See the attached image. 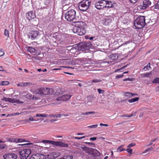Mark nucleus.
<instances>
[{
	"mask_svg": "<svg viewBox=\"0 0 159 159\" xmlns=\"http://www.w3.org/2000/svg\"><path fill=\"white\" fill-rule=\"evenodd\" d=\"M145 17L144 16H140L134 21V25L136 29H141L146 24Z\"/></svg>",
	"mask_w": 159,
	"mask_h": 159,
	"instance_id": "f257e3e1",
	"label": "nucleus"
},
{
	"mask_svg": "<svg viewBox=\"0 0 159 159\" xmlns=\"http://www.w3.org/2000/svg\"><path fill=\"white\" fill-rule=\"evenodd\" d=\"M91 4V2L89 1H82L79 3L78 7L80 10L85 11L88 9Z\"/></svg>",
	"mask_w": 159,
	"mask_h": 159,
	"instance_id": "f03ea898",
	"label": "nucleus"
},
{
	"mask_svg": "<svg viewBox=\"0 0 159 159\" xmlns=\"http://www.w3.org/2000/svg\"><path fill=\"white\" fill-rule=\"evenodd\" d=\"M76 12L73 9L68 11L65 14V18L68 21H70L75 20Z\"/></svg>",
	"mask_w": 159,
	"mask_h": 159,
	"instance_id": "7ed1b4c3",
	"label": "nucleus"
},
{
	"mask_svg": "<svg viewBox=\"0 0 159 159\" xmlns=\"http://www.w3.org/2000/svg\"><path fill=\"white\" fill-rule=\"evenodd\" d=\"M53 90L47 87L40 88L36 90L37 93L41 94L48 95L53 93Z\"/></svg>",
	"mask_w": 159,
	"mask_h": 159,
	"instance_id": "20e7f679",
	"label": "nucleus"
},
{
	"mask_svg": "<svg viewBox=\"0 0 159 159\" xmlns=\"http://www.w3.org/2000/svg\"><path fill=\"white\" fill-rule=\"evenodd\" d=\"M31 152V150L29 148L24 149L19 151V153L20 154V159H26Z\"/></svg>",
	"mask_w": 159,
	"mask_h": 159,
	"instance_id": "39448f33",
	"label": "nucleus"
},
{
	"mask_svg": "<svg viewBox=\"0 0 159 159\" xmlns=\"http://www.w3.org/2000/svg\"><path fill=\"white\" fill-rule=\"evenodd\" d=\"M90 43L87 42H84L80 43L78 45L79 49L80 50L84 51L89 50Z\"/></svg>",
	"mask_w": 159,
	"mask_h": 159,
	"instance_id": "423d86ee",
	"label": "nucleus"
},
{
	"mask_svg": "<svg viewBox=\"0 0 159 159\" xmlns=\"http://www.w3.org/2000/svg\"><path fill=\"white\" fill-rule=\"evenodd\" d=\"M73 23L75 24V27L74 28L86 29V24L83 21H74Z\"/></svg>",
	"mask_w": 159,
	"mask_h": 159,
	"instance_id": "0eeeda50",
	"label": "nucleus"
},
{
	"mask_svg": "<svg viewBox=\"0 0 159 159\" xmlns=\"http://www.w3.org/2000/svg\"><path fill=\"white\" fill-rule=\"evenodd\" d=\"M60 155V153L57 152H54L47 155V159H55Z\"/></svg>",
	"mask_w": 159,
	"mask_h": 159,
	"instance_id": "6e6552de",
	"label": "nucleus"
},
{
	"mask_svg": "<svg viewBox=\"0 0 159 159\" xmlns=\"http://www.w3.org/2000/svg\"><path fill=\"white\" fill-rule=\"evenodd\" d=\"M2 100L12 103H17L18 104H20L23 103V102H21L19 100L16 99L14 98L12 99L10 98H6V97H3Z\"/></svg>",
	"mask_w": 159,
	"mask_h": 159,
	"instance_id": "1a4fd4ad",
	"label": "nucleus"
},
{
	"mask_svg": "<svg viewBox=\"0 0 159 159\" xmlns=\"http://www.w3.org/2000/svg\"><path fill=\"white\" fill-rule=\"evenodd\" d=\"M73 32L74 33H77L79 35L82 36L86 33V29L74 28Z\"/></svg>",
	"mask_w": 159,
	"mask_h": 159,
	"instance_id": "9d476101",
	"label": "nucleus"
},
{
	"mask_svg": "<svg viewBox=\"0 0 159 159\" xmlns=\"http://www.w3.org/2000/svg\"><path fill=\"white\" fill-rule=\"evenodd\" d=\"M72 96L71 95L69 94L63 95L57 98V101H66L68 100Z\"/></svg>",
	"mask_w": 159,
	"mask_h": 159,
	"instance_id": "9b49d317",
	"label": "nucleus"
},
{
	"mask_svg": "<svg viewBox=\"0 0 159 159\" xmlns=\"http://www.w3.org/2000/svg\"><path fill=\"white\" fill-rule=\"evenodd\" d=\"M151 4L150 1H143L142 5H139L138 7V9H145Z\"/></svg>",
	"mask_w": 159,
	"mask_h": 159,
	"instance_id": "f8f14e48",
	"label": "nucleus"
},
{
	"mask_svg": "<svg viewBox=\"0 0 159 159\" xmlns=\"http://www.w3.org/2000/svg\"><path fill=\"white\" fill-rule=\"evenodd\" d=\"M39 34V32L37 30L31 31L28 35L29 38L32 40H34L36 38Z\"/></svg>",
	"mask_w": 159,
	"mask_h": 159,
	"instance_id": "ddd939ff",
	"label": "nucleus"
},
{
	"mask_svg": "<svg viewBox=\"0 0 159 159\" xmlns=\"http://www.w3.org/2000/svg\"><path fill=\"white\" fill-rule=\"evenodd\" d=\"M3 157L4 159H16L17 156L16 154L13 153H9L3 155Z\"/></svg>",
	"mask_w": 159,
	"mask_h": 159,
	"instance_id": "4468645a",
	"label": "nucleus"
},
{
	"mask_svg": "<svg viewBox=\"0 0 159 159\" xmlns=\"http://www.w3.org/2000/svg\"><path fill=\"white\" fill-rule=\"evenodd\" d=\"M26 17L27 20H30L36 18V16L33 11H30L26 13Z\"/></svg>",
	"mask_w": 159,
	"mask_h": 159,
	"instance_id": "2eb2a0df",
	"label": "nucleus"
},
{
	"mask_svg": "<svg viewBox=\"0 0 159 159\" xmlns=\"http://www.w3.org/2000/svg\"><path fill=\"white\" fill-rule=\"evenodd\" d=\"M103 1H99L95 4V7L98 9H101L105 7L104 4L103 3Z\"/></svg>",
	"mask_w": 159,
	"mask_h": 159,
	"instance_id": "dca6fc26",
	"label": "nucleus"
},
{
	"mask_svg": "<svg viewBox=\"0 0 159 159\" xmlns=\"http://www.w3.org/2000/svg\"><path fill=\"white\" fill-rule=\"evenodd\" d=\"M83 150L86 153L89 154H91V156H93L94 154L92 152H93V148H89L87 147H84L82 148Z\"/></svg>",
	"mask_w": 159,
	"mask_h": 159,
	"instance_id": "f3484780",
	"label": "nucleus"
},
{
	"mask_svg": "<svg viewBox=\"0 0 159 159\" xmlns=\"http://www.w3.org/2000/svg\"><path fill=\"white\" fill-rule=\"evenodd\" d=\"M54 145L60 146L62 147H68V145L67 143H65L61 142L54 141Z\"/></svg>",
	"mask_w": 159,
	"mask_h": 159,
	"instance_id": "a211bd4d",
	"label": "nucleus"
},
{
	"mask_svg": "<svg viewBox=\"0 0 159 159\" xmlns=\"http://www.w3.org/2000/svg\"><path fill=\"white\" fill-rule=\"evenodd\" d=\"M105 1L106 5L105 6V7H107L109 8L113 7L116 5L115 3H113L111 1Z\"/></svg>",
	"mask_w": 159,
	"mask_h": 159,
	"instance_id": "6ab92c4d",
	"label": "nucleus"
},
{
	"mask_svg": "<svg viewBox=\"0 0 159 159\" xmlns=\"http://www.w3.org/2000/svg\"><path fill=\"white\" fill-rule=\"evenodd\" d=\"M41 157L39 154L37 153L31 156L30 157L29 159H40Z\"/></svg>",
	"mask_w": 159,
	"mask_h": 159,
	"instance_id": "aec40b11",
	"label": "nucleus"
},
{
	"mask_svg": "<svg viewBox=\"0 0 159 159\" xmlns=\"http://www.w3.org/2000/svg\"><path fill=\"white\" fill-rule=\"evenodd\" d=\"M26 48L27 51L31 53L35 52L36 50L34 48L31 47L27 46L26 47Z\"/></svg>",
	"mask_w": 159,
	"mask_h": 159,
	"instance_id": "412c9836",
	"label": "nucleus"
},
{
	"mask_svg": "<svg viewBox=\"0 0 159 159\" xmlns=\"http://www.w3.org/2000/svg\"><path fill=\"white\" fill-rule=\"evenodd\" d=\"M109 58L112 60H115L117 59L118 58V57L117 54L115 53L110 55Z\"/></svg>",
	"mask_w": 159,
	"mask_h": 159,
	"instance_id": "4be33fe9",
	"label": "nucleus"
},
{
	"mask_svg": "<svg viewBox=\"0 0 159 159\" xmlns=\"http://www.w3.org/2000/svg\"><path fill=\"white\" fill-rule=\"evenodd\" d=\"M124 145H121L117 149V152H120L122 151H125V149L123 148Z\"/></svg>",
	"mask_w": 159,
	"mask_h": 159,
	"instance_id": "5701e85b",
	"label": "nucleus"
},
{
	"mask_svg": "<svg viewBox=\"0 0 159 159\" xmlns=\"http://www.w3.org/2000/svg\"><path fill=\"white\" fill-rule=\"evenodd\" d=\"M41 142H42L44 143H48L49 144H51L53 145H54V141L49 140H43Z\"/></svg>",
	"mask_w": 159,
	"mask_h": 159,
	"instance_id": "b1692460",
	"label": "nucleus"
},
{
	"mask_svg": "<svg viewBox=\"0 0 159 159\" xmlns=\"http://www.w3.org/2000/svg\"><path fill=\"white\" fill-rule=\"evenodd\" d=\"M136 95H137V94H133L130 92H126L125 93V96L129 97H130Z\"/></svg>",
	"mask_w": 159,
	"mask_h": 159,
	"instance_id": "393cba45",
	"label": "nucleus"
},
{
	"mask_svg": "<svg viewBox=\"0 0 159 159\" xmlns=\"http://www.w3.org/2000/svg\"><path fill=\"white\" fill-rule=\"evenodd\" d=\"M139 99V98H134L131 99L129 100H128V102L130 103H132L138 101Z\"/></svg>",
	"mask_w": 159,
	"mask_h": 159,
	"instance_id": "a878e982",
	"label": "nucleus"
},
{
	"mask_svg": "<svg viewBox=\"0 0 159 159\" xmlns=\"http://www.w3.org/2000/svg\"><path fill=\"white\" fill-rule=\"evenodd\" d=\"M9 84V82L8 81H2L0 82V85H6Z\"/></svg>",
	"mask_w": 159,
	"mask_h": 159,
	"instance_id": "bb28decb",
	"label": "nucleus"
},
{
	"mask_svg": "<svg viewBox=\"0 0 159 159\" xmlns=\"http://www.w3.org/2000/svg\"><path fill=\"white\" fill-rule=\"evenodd\" d=\"M16 143H21V142H26V141L25 139H20V138L16 139Z\"/></svg>",
	"mask_w": 159,
	"mask_h": 159,
	"instance_id": "cd10ccee",
	"label": "nucleus"
},
{
	"mask_svg": "<svg viewBox=\"0 0 159 159\" xmlns=\"http://www.w3.org/2000/svg\"><path fill=\"white\" fill-rule=\"evenodd\" d=\"M25 97L27 99H31L33 98L32 97V95L30 93L26 94L25 95Z\"/></svg>",
	"mask_w": 159,
	"mask_h": 159,
	"instance_id": "c85d7f7f",
	"label": "nucleus"
},
{
	"mask_svg": "<svg viewBox=\"0 0 159 159\" xmlns=\"http://www.w3.org/2000/svg\"><path fill=\"white\" fill-rule=\"evenodd\" d=\"M4 35L5 36H7V37H9V30L5 29L4 30Z\"/></svg>",
	"mask_w": 159,
	"mask_h": 159,
	"instance_id": "c756f323",
	"label": "nucleus"
},
{
	"mask_svg": "<svg viewBox=\"0 0 159 159\" xmlns=\"http://www.w3.org/2000/svg\"><path fill=\"white\" fill-rule=\"evenodd\" d=\"M135 114H131L130 115H122L121 116L122 117H132L134 116H135Z\"/></svg>",
	"mask_w": 159,
	"mask_h": 159,
	"instance_id": "7c9ffc66",
	"label": "nucleus"
},
{
	"mask_svg": "<svg viewBox=\"0 0 159 159\" xmlns=\"http://www.w3.org/2000/svg\"><path fill=\"white\" fill-rule=\"evenodd\" d=\"M36 117H46L47 116V115L45 114H37L36 115Z\"/></svg>",
	"mask_w": 159,
	"mask_h": 159,
	"instance_id": "2f4dec72",
	"label": "nucleus"
},
{
	"mask_svg": "<svg viewBox=\"0 0 159 159\" xmlns=\"http://www.w3.org/2000/svg\"><path fill=\"white\" fill-rule=\"evenodd\" d=\"M65 159H72L73 157L72 156L68 155L64 156Z\"/></svg>",
	"mask_w": 159,
	"mask_h": 159,
	"instance_id": "473e14b6",
	"label": "nucleus"
},
{
	"mask_svg": "<svg viewBox=\"0 0 159 159\" xmlns=\"http://www.w3.org/2000/svg\"><path fill=\"white\" fill-rule=\"evenodd\" d=\"M151 67L150 66V63H149L147 65L143 68V69L145 70V69H146L145 70H149V69L148 68H150Z\"/></svg>",
	"mask_w": 159,
	"mask_h": 159,
	"instance_id": "72a5a7b5",
	"label": "nucleus"
},
{
	"mask_svg": "<svg viewBox=\"0 0 159 159\" xmlns=\"http://www.w3.org/2000/svg\"><path fill=\"white\" fill-rule=\"evenodd\" d=\"M151 73H145L142 74V75H143V77H148L149 76V75Z\"/></svg>",
	"mask_w": 159,
	"mask_h": 159,
	"instance_id": "f704fd0d",
	"label": "nucleus"
},
{
	"mask_svg": "<svg viewBox=\"0 0 159 159\" xmlns=\"http://www.w3.org/2000/svg\"><path fill=\"white\" fill-rule=\"evenodd\" d=\"M95 113V112L94 111H91L84 113L82 114L83 115H86L90 114H94Z\"/></svg>",
	"mask_w": 159,
	"mask_h": 159,
	"instance_id": "c9c22d12",
	"label": "nucleus"
},
{
	"mask_svg": "<svg viewBox=\"0 0 159 159\" xmlns=\"http://www.w3.org/2000/svg\"><path fill=\"white\" fill-rule=\"evenodd\" d=\"M152 82L155 83H159V78H157L153 80Z\"/></svg>",
	"mask_w": 159,
	"mask_h": 159,
	"instance_id": "e433bc0d",
	"label": "nucleus"
},
{
	"mask_svg": "<svg viewBox=\"0 0 159 159\" xmlns=\"http://www.w3.org/2000/svg\"><path fill=\"white\" fill-rule=\"evenodd\" d=\"M4 54V50L0 48V57H1Z\"/></svg>",
	"mask_w": 159,
	"mask_h": 159,
	"instance_id": "4c0bfd02",
	"label": "nucleus"
},
{
	"mask_svg": "<svg viewBox=\"0 0 159 159\" xmlns=\"http://www.w3.org/2000/svg\"><path fill=\"white\" fill-rule=\"evenodd\" d=\"M102 80L100 79H94L92 81V83H97L102 81Z\"/></svg>",
	"mask_w": 159,
	"mask_h": 159,
	"instance_id": "58836bf2",
	"label": "nucleus"
},
{
	"mask_svg": "<svg viewBox=\"0 0 159 159\" xmlns=\"http://www.w3.org/2000/svg\"><path fill=\"white\" fill-rule=\"evenodd\" d=\"M126 67V66H123V67H121V68H120V69H116V70H115V72H116L120 70L124 69Z\"/></svg>",
	"mask_w": 159,
	"mask_h": 159,
	"instance_id": "ea45409f",
	"label": "nucleus"
},
{
	"mask_svg": "<svg viewBox=\"0 0 159 159\" xmlns=\"http://www.w3.org/2000/svg\"><path fill=\"white\" fill-rule=\"evenodd\" d=\"M153 149V148L152 147H151L150 148H148L147 149H146L143 152V153H145L147 152L148 151L150 150H152Z\"/></svg>",
	"mask_w": 159,
	"mask_h": 159,
	"instance_id": "a19ab883",
	"label": "nucleus"
},
{
	"mask_svg": "<svg viewBox=\"0 0 159 159\" xmlns=\"http://www.w3.org/2000/svg\"><path fill=\"white\" fill-rule=\"evenodd\" d=\"M98 126V125L97 124H95V125L88 126V128H95L97 127Z\"/></svg>",
	"mask_w": 159,
	"mask_h": 159,
	"instance_id": "79ce46f5",
	"label": "nucleus"
},
{
	"mask_svg": "<svg viewBox=\"0 0 159 159\" xmlns=\"http://www.w3.org/2000/svg\"><path fill=\"white\" fill-rule=\"evenodd\" d=\"M126 151H127L128 153L131 154L132 153V149L128 148L126 149Z\"/></svg>",
	"mask_w": 159,
	"mask_h": 159,
	"instance_id": "37998d69",
	"label": "nucleus"
},
{
	"mask_svg": "<svg viewBox=\"0 0 159 159\" xmlns=\"http://www.w3.org/2000/svg\"><path fill=\"white\" fill-rule=\"evenodd\" d=\"M135 145V143H132L129 144L127 146V148H130L133 146H134Z\"/></svg>",
	"mask_w": 159,
	"mask_h": 159,
	"instance_id": "c03bdc74",
	"label": "nucleus"
},
{
	"mask_svg": "<svg viewBox=\"0 0 159 159\" xmlns=\"http://www.w3.org/2000/svg\"><path fill=\"white\" fill-rule=\"evenodd\" d=\"M29 120H25V121L27 122H29V121H36L35 120H34V119L32 117H30L29 119Z\"/></svg>",
	"mask_w": 159,
	"mask_h": 159,
	"instance_id": "a18cd8bd",
	"label": "nucleus"
},
{
	"mask_svg": "<svg viewBox=\"0 0 159 159\" xmlns=\"http://www.w3.org/2000/svg\"><path fill=\"white\" fill-rule=\"evenodd\" d=\"M64 116H67L68 115H63ZM63 116L62 114H56V117H61Z\"/></svg>",
	"mask_w": 159,
	"mask_h": 159,
	"instance_id": "49530a36",
	"label": "nucleus"
},
{
	"mask_svg": "<svg viewBox=\"0 0 159 159\" xmlns=\"http://www.w3.org/2000/svg\"><path fill=\"white\" fill-rule=\"evenodd\" d=\"M16 139L11 138L9 139V141L11 142H15L16 143Z\"/></svg>",
	"mask_w": 159,
	"mask_h": 159,
	"instance_id": "de8ad7c7",
	"label": "nucleus"
},
{
	"mask_svg": "<svg viewBox=\"0 0 159 159\" xmlns=\"http://www.w3.org/2000/svg\"><path fill=\"white\" fill-rule=\"evenodd\" d=\"M31 84L30 82H25L24 83H23V86H26L28 85H30Z\"/></svg>",
	"mask_w": 159,
	"mask_h": 159,
	"instance_id": "09e8293b",
	"label": "nucleus"
},
{
	"mask_svg": "<svg viewBox=\"0 0 159 159\" xmlns=\"http://www.w3.org/2000/svg\"><path fill=\"white\" fill-rule=\"evenodd\" d=\"M155 8L156 9H159V1H157V2L155 5Z\"/></svg>",
	"mask_w": 159,
	"mask_h": 159,
	"instance_id": "8fccbe9b",
	"label": "nucleus"
},
{
	"mask_svg": "<svg viewBox=\"0 0 159 159\" xmlns=\"http://www.w3.org/2000/svg\"><path fill=\"white\" fill-rule=\"evenodd\" d=\"M134 79H131V78H126L125 79H123V80L124 81H132L134 80Z\"/></svg>",
	"mask_w": 159,
	"mask_h": 159,
	"instance_id": "3c124183",
	"label": "nucleus"
},
{
	"mask_svg": "<svg viewBox=\"0 0 159 159\" xmlns=\"http://www.w3.org/2000/svg\"><path fill=\"white\" fill-rule=\"evenodd\" d=\"M85 138V136H82V137H75L74 138L75 139L80 140V139H84Z\"/></svg>",
	"mask_w": 159,
	"mask_h": 159,
	"instance_id": "603ef678",
	"label": "nucleus"
},
{
	"mask_svg": "<svg viewBox=\"0 0 159 159\" xmlns=\"http://www.w3.org/2000/svg\"><path fill=\"white\" fill-rule=\"evenodd\" d=\"M124 75H118L116 76V79H118L120 78H122L124 76Z\"/></svg>",
	"mask_w": 159,
	"mask_h": 159,
	"instance_id": "864d4df0",
	"label": "nucleus"
},
{
	"mask_svg": "<svg viewBox=\"0 0 159 159\" xmlns=\"http://www.w3.org/2000/svg\"><path fill=\"white\" fill-rule=\"evenodd\" d=\"M100 125L101 126H108V125L107 124H104L102 123H100Z\"/></svg>",
	"mask_w": 159,
	"mask_h": 159,
	"instance_id": "5fc2aeb1",
	"label": "nucleus"
},
{
	"mask_svg": "<svg viewBox=\"0 0 159 159\" xmlns=\"http://www.w3.org/2000/svg\"><path fill=\"white\" fill-rule=\"evenodd\" d=\"M96 139H97V138L96 137H92V138H91L90 139V140H92V141H94V140H96Z\"/></svg>",
	"mask_w": 159,
	"mask_h": 159,
	"instance_id": "6e6d98bb",
	"label": "nucleus"
},
{
	"mask_svg": "<svg viewBox=\"0 0 159 159\" xmlns=\"http://www.w3.org/2000/svg\"><path fill=\"white\" fill-rule=\"evenodd\" d=\"M49 116L53 118L56 117V114H50L49 115Z\"/></svg>",
	"mask_w": 159,
	"mask_h": 159,
	"instance_id": "4d7b16f0",
	"label": "nucleus"
},
{
	"mask_svg": "<svg viewBox=\"0 0 159 159\" xmlns=\"http://www.w3.org/2000/svg\"><path fill=\"white\" fill-rule=\"evenodd\" d=\"M20 114V113H19L16 112V113H12V114H10V115H11V116H15V115H18Z\"/></svg>",
	"mask_w": 159,
	"mask_h": 159,
	"instance_id": "13d9d810",
	"label": "nucleus"
},
{
	"mask_svg": "<svg viewBox=\"0 0 159 159\" xmlns=\"http://www.w3.org/2000/svg\"><path fill=\"white\" fill-rule=\"evenodd\" d=\"M102 91H104L103 90H102L100 89H98V92L99 93H101Z\"/></svg>",
	"mask_w": 159,
	"mask_h": 159,
	"instance_id": "bf43d9fd",
	"label": "nucleus"
},
{
	"mask_svg": "<svg viewBox=\"0 0 159 159\" xmlns=\"http://www.w3.org/2000/svg\"><path fill=\"white\" fill-rule=\"evenodd\" d=\"M158 139V138H156L155 139H153L151 141H152V142H153L157 141V140Z\"/></svg>",
	"mask_w": 159,
	"mask_h": 159,
	"instance_id": "052dcab7",
	"label": "nucleus"
},
{
	"mask_svg": "<svg viewBox=\"0 0 159 159\" xmlns=\"http://www.w3.org/2000/svg\"><path fill=\"white\" fill-rule=\"evenodd\" d=\"M85 143L86 144H93V145H94V144L93 143H90V142H85Z\"/></svg>",
	"mask_w": 159,
	"mask_h": 159,
	"instance_id": "680f3d73",
	"label": "nucleus"
},
{
	"mask_svg": "<svg viewBox=\"0 0 159 159\" xmlns=\"http://www.w3.org/2000/svg\"><path fill=\"white\" fill-rule=\"evenodd\" d=\"M61 69V68H54V69H52V70H60Z\"/></svg>",
	"mask_w": 159,
	"mask_h": 159,
	"instance_id": "e2e57ef3",
	"label": "nucleus"
},
{
	"mask_svg": "<svg viewBox=\"0 0 159 159\" xmlns=\"http://www.w3.org/2000/svg\"><path fill=\"white\" fill-rule=\"evenodd\" d=\"M3 68L2 67L0 66V71H3L4 70H3Z\"/></svg>",
	"mask_w": 159,
	"mask_h": 159,
	"instance_id": "0e129e2a",
	"label": "nucleus"
},
{
	"mask_svg": "<svg viewBox=\"0 0 159 159\" xmlns=\"http://www.w3.org/2000/svg\"><path fill=\"white\" fill-rule=\"evenodd\" d=\"M4 148V145H0V148Z\"/></svg>",
	"mask_w": 159,
	"mask_h": 159,
	"instance_id": "69168bd1",
	"label": "nucleus"
},
{
	"mask_svg": "<svg viewBox=\"0 0 159 159\" xmlns=\"http://www.w3.org/2000/svg\"><path fill=\"white\" fill-rule=\"evenodd\" d=\"M152 143H153L152 142V141H151L150 142V143H149V144H148L147 145V146H150V145H151L152 144Z\"/></svg>",
	"mask_w": 159,
	"mask_h": 159,
	"instance_id": "338daca9",
	"label": "nucleus"
},
{
	"mask_svg": "<svg viewBox=\"0 0 159 159\" xmlns=\"http://www.w3.org/2000/svg\"><path fill=\"white\" fill-rule=\"evenodd\" d=\"M84 133H78L77 134V135H83L84 134Z\"/></svg>",
	"mask_w": 159,
	"mask_h": 159,
	"instance_id": "774afa93",
	"label": "nucleus"
}]
</instances>
